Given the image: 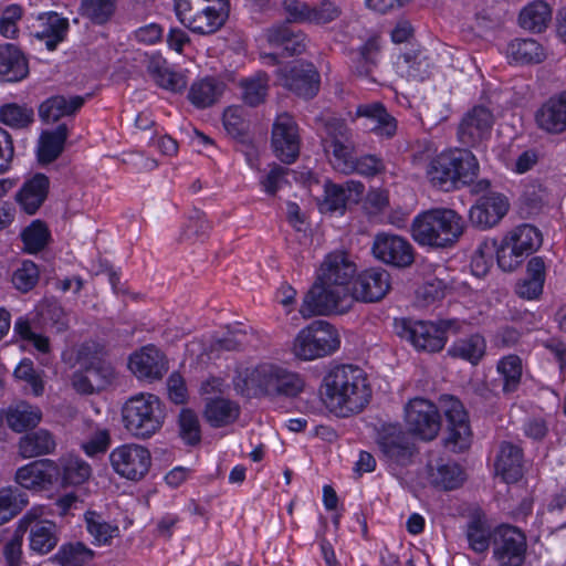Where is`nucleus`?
I'll list each match as a JSON object with an SVG mask.
<instances>
[{
	"instance_id": "1",
	"label": "nucleus",
	"mask_w": 566,
	"mask_h": 566,
	"mask_svg": "<svg viewBox=\"0 0 566 566\" xmlns=\"http://www.w3.org/2000/svg\"><path fill=\"white\" fill-rule=\"evenodd\" d=\"M356 265L347 254H328L321 265L317 281L307 291L300 306L303 318L344 313L350 307V289Z\"/></svg>"
},
{
	"instance_id": "2",
	"label": "nucleus",
	"mask_w": 566,
	"mask_h": 566,
	"mask_svg": "<svg viewBox=\"0 0 566 566\" xmlns=\"http://www.w3.org/2000/svg\"><path fill=\"white\" fill-rule=\"evenodd\" d=\"M321 397L332 413L345 418L363 411L369 402L371 389L361 368L340 365L325 376Z\"/></svg>"
},
{
	"instance_id": "3",
	"label": "nucleus",
	"mask_w": 566,
	"mask_h": 566,
	"mask_svg": "<svg viewBox=\"0 0 566 566\" xmlns=\"http://www.w3.org/2000/svg\"><path fill=\"white\" fill-rule=\"evenodd\" d=\"M463 218L452 209L434 208L415 217L411 224L413 240L420 245L447 248L453 245L464 231Z\"/></svg>"
},
{
	"instance_id": "4",
	"label": "nucleus",
	"mask_w": 566,
	"mask_h": 566,
	"mask_svg": "<svg viewBox=\"0 0 566 566\" xmlns=\"http://www.w3.org/2000/svg\"><path fill=\"white\" fill-rule=\"evenodd\" d=\"M479 174L476 157L467 149L442 151L429 164L430 182L444 191L470 185Z\"/></svg>"
},
{
	"instance_id": "5",
	"label": "nucleus",
	"mask_w": 566,
	"mask_h": 566,
	"mask_svg": "<svg viewBox=\"0 0 566 566\" xmlns=\"http://www.w3.org/2000/svg\"><path fill=\"white\" fill-rule=\"evenodd\" d=\"M244 387H240L247 396H286L295 397L303 391L305 382L303 378L283 367L262 364L249 370L243 379Z\"/></svg>"
},
{
	"instance_id": "6",
	"label": "nucleus",
	"mask_w": 566,
	"mask_h": 566,
	"mask_svg": "<svg viewBox=\"0 0 566 566\" xmlns=\"http://www.w3.org/2000/svg\"><path fill=\"white\" fill-rule=\"evenodd\" d=\"M123 422L134 437H151L164 423L160 400L151 394H139L129 398L123 407Z\"/></svg>"
},
{
	"instance_id": "7",
	"label": "nucleus",
	"mask_w": 566,
	"mask_h": 566,
	"mask_svg": "<svg viewBox=\"0 0 566 566\" xmlns=\"http://www.w3.org/2000/svg\"><path fill=\"white\" fill-rule=\"evenodd\" d=\"M543 242L541 231L532 224H520L503 238L497 250V264L511 272L518 268L525 256L535 252Z\"/></svg>"
},
{
	"instance_id": "8",
	"label": "nucleus",
	"mask_w": 566,
	"mask_h": 566,
	"mask_svg": "<svg viewBox=\"0 0 566 566\" xmlns=\"http://www.w3.org/2000/svg\"><path fill=\"white\" fill-rule=\"evenodd\" d=\"M339 344V336L329 323L315 321L298 332L293 352L303 360H313L333 354Z\"/></svg>"
},
{
	"instance_id": "9",
	"label": "nucleus",
	"mask_w": 566,
	"mask_h": 566,
	"mask_svg": "<svg viewBox=\"0 0 566 566\" xmlns=\"http://www.w3.org/2000/svg\"><path fill=\"white\" fill-rule=\"evenodd\" d=\"M381 457L391 470L402 469L412 463L416 446L399 423L384 424L377 434Z\"/></svg>"
},
{
	"instance_id": "10",
	"label": "nucleus",
	"mask_w": 566,
	"mask_h": 566,
	"mask_svg": "<svg viewBox=\"0 0 566 566\" xmlns=\"http://www.w3.org/2000/svg\"><path fill=\"white\" fill-rule=\"evenodd\" d=\"M526 548V536L516 526L503 524L495 528L493 558L499 566H522Z\"/></svg>"
},
{
	"instance_id": "11",
	"label": "nucleus",
	"mask_w": 566,
	"mask_h": 566,
	"mask_svg": "<svg viewBox=\"0 0 566 566\" xmlns=\"http://www.w3.org/2000/svg\"><path fill=\"white\" fill-rule=\"evenodd\" d=\"M405 421L411 433L426 441L433 440L441 428L437 406L423 398L411 399L406 405Z\"/></svg>"
},
{
	"instance_id": "12",
	"label": "nucleus",
	"mask_w": 566,
	"mask_h": 566,
	"mask_svg": "<svg viewBox=\"0 0 566 566\" xmlns=\"http://www.w3.org/2000/svg\"><path fill=\"white\" fill-rule=\"evenodd\" d=\"M109 461L117 474L132 481H138L149 471L151 455L147 448L127 443L115 448L109 454Z\"/></svg>"
},
{
	"instance_id": "13",
	"label": "nucleus",
	"mask_w": 566,
	"mask_h": 566,
	"mask_svg": "<svg viewBox=\"0 0 566 566\" xmlns=\"http://www.w3.org/2000/svg\"><path fill=\"white\" fill-rule=\"evenodd\" d=\"M440 406L448 421L447 447L455 452L468 449L471 443L472 432L468 412L462 402L453 396L446 395L440 398Z\"/></svg>"
},
{
	"instance_id": "14",
	"label": "nucleus",
	"mask_w": 566,
	"mask_h": 566,
	"mask_svg": "<svg viewBox=\"0 0 566 566\" xmlns=\"http://www.w3.org/2000/svg\"><path fill=\"white\" fill-rule=\"evenodd\" d=\"M371 250L377 260L395 268H408L415 261L412 244L398 234L388 232L376 234Z\"/></svg>"
},
{
	"instance_id": "15",
	"label": "nucleus",
	"mask_w": 566,
	"mask_h": 566,
	"mask_svg": "<svg viewBox=\"0 0 566 566\" xmlns=\"http://www.w3.org/2000/svg\"><path fill=\"white\" fill-rule=\"evenodd\" d=\"M272 147L276 157L285 164L293 163L298 156V128L293 117L287 113L277 115L273 124Z\"/></svg>"
},
{
	"instance_id": "16",
	"label": "nucleus",
	"mask_w": 566,
	"mask_h": 566,
	"mask_svg": "<svg viewBox=\"0 0 566 566\" xmlns=\"http://www.w3.org/2000/svg\"><path fill=\"white\" fill-rule=\"evenodd\" d=\"M494 124L493 113L485 106L468 111L458 127V138L465 146H476L488 139Z\"/></svg>"
},
{
	"instance_id": "17",
	"label": "nucleus",
	"mask_w": 566,
	"mask_h": 566,
	"mask_svg": "<svg viewBox=\"0 0 566 566\" xmlns=\"http://www.w3.org/2000/svg\"><path fill=\"white\" fill-rule=\"evenodd\" d=\"M328 139L325 140V151L332 154L329 158L333 167L343 174H353V143L350 130L343 123H335L327 127Z\"/></svg>"
},
{
	"instance_id": "18",
	"label": "nucleus",
	"mask_w": 566,
	"mask_h": 566,
	"mask_svg": "<svg viewBox=\"0 0 566 566\" xmlns=\"http://www.w3.org/2000/svg\"><path fill=\"white\" fill-rule=\"evenodd\" d=\"M390 275L381 268H371L358 274L350 289V304L354 300L374 303L382 300L390 290Z\"/></svg>"
},
{
	"instance_id": "19",
	"label": "nucleus",
	"mask_w": 566,
	"mask_h": 566,
	"mask_svg": "<svg viewBox=\"0 0 566 566\" xmlns=\"http://www.w3.org/2000/svg\"><path fill=\"white\" fill-rule=\"evenodd\" d=\"M399 335L416 349L430 353L441 350L447 342L441 329L430 322L402 321Z\"/></svg>"
},
{
	"instance_id": "20",
	"label": "nucleus",
	"mask_w": 566,
	"mask_h": 566,
	"mask_svg": "<svg viewBox=\"0 0 566 566\" xmlns=\"http://www.w3.org/2000/svg\"><path fill=\"white\" fill-rule=\"evenodd\" d=\"M509 208L510 202L503 193L486 191L471 207L469 218L472 224L481 229H489L504 218Z\"/></svg>"
},
{
	"instance_id": "21",
	"label": "nucleus",
	"mask_w": 566,
	"mask_h": 566,
	"mask_svg": "<svg viewBox=\"0 0 566 566\" xmlns=\"http://www.w3.org/2000/svg\"><path fill=\"white\" fill-rule=\"evenodd\" d=\"M282 73V84L304 98L314 97L319 90V74L312 63L296 61Z\"/></svg>"
},
{
	"instance_id": "22",
	"label": "nucleus",
	"mask_w": 566,
	"mask_h": 566,
	"mask_svg": "<svg viewBox=\"0 0 566 566\" xmlns=\"http://www.w3.org/2000/svg\"><path fill=\"white\" fill-rule=\"evenodd\" d=\"M15 481L28 490H43L60 481V471L53 460H36L20 468Z\"/></svg>"
},
{
	"instance_id": "23",
	"label": "nucleus",
	"mask_w": 566,
	"mask_h": 566,
	"mask_svg": "<svg viewBox=\"0 0 566 566\" xmlns=\"http://www.w3.org/2000/svg\"><path fill=\"white\" fill-rule=\"evenodd\" d=\"M128 366L137 378L148 381L160 379L168 369L165 355L154 345L144 346L134 353Z\"/></svg>"
},
{
	"instance_id": "24",
	"label": "nucleus",
	"mask_w": 566,
	"mask_h": 566,
	"mask_svg": "<svg viewBox=\"0 0 566 566\" xmlns=\"http://www.w3.org/2000/svg\"><path fill=\"white\" fill-rule=\"evenodd\" d=\"M228 14V0L209 1L199 11L191 14L185 27L193 33L211 34L224 24Z\"/></svg>"
},
{
	"instance_id": "25",
	"label": "nucleus",
	"mask_w": 566,
	"mask_h": 566,
	"mask_svg": "<svg viewBox=\"0 0 566 566\" xmlns=\"http://www.w3.org/2000/svg\"><path fill=\"white\" fill-rule=\"evenodd\" d=\"M537 126L549 134L566 130V90L551 96L535 113Z\"/></svg>"
},
{
	"instance_id": "26",
	"label": "nucleus",
	"mask_w": 566,
	"mask_h": 566,
	"mask_svg": "<svg viewBox=\"0 0 566 566\" xmlns=\"http://www.w3.org/2000/svg\"><path fill=\"white\" fill-rule=\"evenodd\" d=\"M397 65L402 76L421 82L430 77L436 63L431 52L426 49H415L401 54Z\"/></svg>"
},
{
	"instance_id": "27",
	"label": "nucleus",
	"mask_w": 566,
	"mask_h": 566,
	"mask_svg": "<svg viewBox=\"0 0 566 566\" xmlns=\"http://www.w3.org/2000/svg\"><path fill=\"white\" fill-rule=\"evenodd\" d=\"M49 186V178L42 174L27 180L15 195L20 208L28 214H34L46 199Z\"/></svg>"
},
{
	"instance_id": "28",
	"label": "nucleus",
	"mask_w": 566,
	"mask_h": 566,
	"mask_svg": "<svg viewBox=\"0 0 566 566\" xmlns=\"http://www.w3.org/2000/svg\"><path fill=\"white\" fill-rule=\"evenodd\" d=\"M364 185L349 180L345 184H327L325 186V206L329 211L343 212L347 206L357 203L363 193Z\"/></svg>"
},
{
	"instance_id": "29",
	"label": "nucleus",
	"mask_w": 566,
	"mask_h": 566,
	"mask_svg": "<svg viewBox=\"0 0 566 566\" xmlns=\"http://www.w3.org/2000/svg\"><path fill=\"white\" fill-rule=\"evenodd\" d=\"M496 475L506 483H514L523 475V453L518 446L503 442L495 460Z\"/></svg>"
},
{
	"instance_id": "30",
	"label": "nucleus",
	"mask_w": 566,
	"mask_h": 566,
	"mask_svg": "<svg viewBox=\"0 0 566 566\" xmlns=\"http://www.w3.org/2000/svg\"><path fill=\"white\" fill-rule=\"evenodd\" d=\"M356 115L366 118L369 123H366L365 127L379 136L390 138L396 134L397 120L380 103L359 105Z\"/></svg>"
},
{
	"instance_id": "31",
	"label": "nucleus",
	"mask_w": 566,
	"mask_h": 566,
	"mask_svg": "<svg viewBox=\"0 0 566 566\" xmlns=\"http://www.w3.org/2000/svg\"><path fill=\"white\" fill-rule=\"evenodd\" d=\"M29 73L23 53L13 44L0 45V81L18 82Z\"/></svg>"
},
{
	"instance_id": "32",
	"label": "nucleus",
	"mask_w": 566,
	"mask_h": 566,
	"mask_svg": "<svg viewBox=\"0 0 566 566\" xmlns=\"http://www.w3.org/2000/svg\"><path fill=\"white\" fill-rule=\"evenodd\" d=\"M40 30L34 35L44 41L48 50L53 51L63 42L69 32V20L56 12H48L39 17Z\"/></svg>"
},
{
	"instance_id": "33",
	"label": "nucleus",
	"mask_w": 566,
	"mask_h": 566,
	"mask_svg": "<svg viewBox=\"0 0 566 566\" xmlns=\"http://www.w3.org/2000/svg\"><path fill=\"white\" fill-rule=\"evenodd\" d=\"M505 55L511 64L524 65L543 62L546 51L534 39H514L507 44Z\"/></svg>"
},
{
	"instance_id": "34",
	"label": "nucleus",
	"mask_w": 566,
	"mask_h": 566,
	"mask_svg": "<svg viewBox=\"0 0 566 566\" xmlns=\"http://www.w3.org/2000/svg\"><path fill=\"white\" fill-rule=\"evenodd\" d=\"M56 448V441L53 434L39 429L22 436L18 443L19 454L23 459L35 458L52 453Z\"/></svg>"
},
{
	"instance_id": "35",
	"label": "nucleus",
	"mask_w": 566,
	"mask_h": 566,
	"mask_svg": "<svg viewBox=\"0 0 566 566\" xmlns=\"http://www.w3.org/2000/svg\"><path fill=\"white\" fill-rule=\"evenodd\" d=\"M84 104L81 96H53L44 101L39 108L40 117L46 123L57 122L61 117L70 116L78 111Z\"/></svg>"
},
{
	"instance_id": "36",
	"label": "nucleus",
	"mask_w": 566,
	"mask_h": 566,
	"mask_svg": "<svg viewBox=\"0 0 566 566\" xmlns=\"http://www.w3.org/2000/svg\"><path fill=\"white\" fill-rule=\"evenodd\" d=\"M269 43L282 49L290 55L301 54L306 49V36L301 31H293L289 27L277 25L266 31Z\"/></svg>"
},
{
	"instance_id": "37",
	"label": "nucleus",
	"mask_w": 566,
	"mask_h": 566,
	"mask_svg": "<svg viewBox=\"0 0 566 566\" xmlns=\"http://www.w3.org/2000/svg\"><path fill=\"white\" fill-rule=\"evenodd\" d=\"M55 462L60 471V481L65 485H80L92 474L91 465L75 454H65Z\"/></svg>"
},
{
	"instance_id": "38",
	"label": "nucleus",
	"mask_w": 566,
	"mask_h": 566,
	"mask_svg": "<svg viewBox=\"0 0 566 566\" xmlns=\"http://www.w3.org/2000/svg\"><path fill=\"white\" fill-rule=\"evenodd\" d=\"M42 514L41 507H32L19 521L13 537L4 544L3 556L8 566H19L22 556V538L29 526Z\"/></svg>"
},
{
	"instance_id": "39",
	"label": "nucleus",
	"mask_w": 566,
	"mask_h": 566,
	"mask_svg": "<svg viewBox=\"0 0 566 566\" xmlns=\"http://www.w3.org/2000/svg\"><path fill=\"white\" fill-rule=\"evenodd\" d=\"M69 136L66 124L59 125L54 130L43 132L38 145V159L41 164L54 161L63 151Z\"/></svg>"
},
{
	"instance_id": "40",
	"label": "nucleus",
	"mask_w": 566,
	"mask_h": 566,
	"mask_svg": "<svg viewBox=\"0 0 566 566\" xmlns=\"http://www.w3.org/2000/svg\"><path fill=\"white\" fill-rule=\"evenodd\" d=\"M223 90V82L214 77H205L191 84L188 98L196 107L206 108L220 98Z\"/></svg>"
},
{
	"instance_id": "41",
	"label": "nucleus",
	"mask_w": 566,
	"mask_h": 566,
	"mask_svg": "<svg viewBox=\"0 0 566 566\" xmlns=\"http://www.w3.org/2000/svg\"><path fill=\"white\" fill-rule=\"evenodd\" d=\"M486 350L485 339L480 334L458 338L448 348V355L478 365Z\"/></svg>"
},
{
	"instance_id": "42",
	"label": "nucleus",
	"mask_w": 566,
	"mask_h": 566,
	"mask_svg": "<svg viewBox=\"0 0 566 566\" xmlns=\"http://www.w3.org/2000/svg\"><path fill=\"white\" fill-rule=\"evenodd\" d=\"M43 513L31 523L30 548L39 554H48L57 544L55 524L41 520Z\"/></svg>"
},
{
	"instance_id": "43",
	"label": "nucleus",
	"mask_w": 566,
	"mask_h": 566,
	"mask_svg": "<svg viewBox=\"0 0 566 566\" xmlns=\"http://www.w3.org/2000/svg\"><path fill=\"white\" fill-rule=\"evenodd\" d=\"M239 413L238 403L224 398L210 399L205 409L207 421L217 428L235 421Z\"/></svg>"
},
{
	"instance_id": "44",
	"label": "nucleus",
	"mask_w": 566,
	"mask_h": 566,
	"mask_svg": "<svg viewBox=\"0 0 566 566\" xmlns=\"http://www.w3.org/2000/svg\"><path fill=\"white\" fill-rule=\"evenodd\" d=\"M8 426L15 432L35 427L41 420V411L27 402L10 406L6 412Z\"/></svg>"
},
{
	"instance_id": "45",
	"label": "nucleus",
	"mask_w": 566,
	"mask_h": 566,
	"mask_svg": "<svg viewBox=\"0 0 566 566\" xmlns=\"http://www.w3.org/2000/svg\"><path fill=\"white\" fill-rule=\"evenodd\" d=\"M551 15L548 4L542 0H535L521 11L518 21L523 29L541 32L546 28Z\"/></svg>"
},
{
	"instance_id": "46",
	"label": "nucleus",
	"mask_w": 566,
	"mask_h": 566,
	"mask_svg": "<svg viewBox=\"0 0 566 566\" xmlns=\"http://www.w3.org/2000/svg\"><path fill=\"white\" fill-rule=\"evenodd\" d=\"M430 481L443 490H453L462 484L464 474L457 463L440 462L430 469Z\"/></svg>"
},
{
	"instance_id": "47",
	"label": "nucleus",
	"mask_w": 566,
	"mask_h": 566,
	"mask_svg": "<svg viewBox=\"0 0 566 566\" xmlns=\"http://www.w3.org/2000/svg\"><path fill=\"white\" fill-rule=\"evenodd\" d=\"M27 504L28 496L18 486L0 489V525L10 521Z\"/></svg>"
},
{
	"instance_id": "48",
	"label": "nucleus",
	"mask_w": 566,
	"mask_h": 566,
	"mask_svg": "<svg viewBox=\"0 0 566 566\" xmlns=\"http://www.w3.org/2000/svg\"><path fill=\"white\" fill-rule=\"evenodd\" d=\"M497 373L503 381V391L514 392L522 378V360L517 355H507L499 360Z\"/></svg>"
},
{
	"instance_id": "49",
	"label": "nucleus",
	"mask_w": 566,
	"mask_h": 566,
	"mask_svg": "<svg viewBox=\"0 0 566 566\" xmlns=\"http://www.w3.org/2000/svg\"><path fill=\"white\" fill-rule=\"evenodd\" d=\"M95 391L103 390L115 379L114 367L101 357H93L88 363H83Z\"/></svg>"
},
{
	"instance_id": "50",
	"label": "nucleus",
	"mask_w": 566,
	"mask_h": 566,
	"mask_svg": "<svg viewBox=\"0 0 566 566\" xmlns=\"http://www.w3.org/2000/svg\"><path fill=\"white\" fill-rule=\"evenodd\" d=\"M85 523L87 532L94 538V542L99 545L109 543V541L119 533L116 525L106 522L104 517L96 512L85 513Z\"/></svg>"
},
{
	"instance_id": "51",
	"label": "nucleus",
	"mask_w": 566,
	"mask_h": 566,
	"mask_svg": "<svg viewBox=\"0 0 566 566\" xmlns=\"http://www.w3.org/2000/svg\"><path fill=\"white\" fill-rule=\"evenodd\" d=\"M379 49L375 41H367L353 59V70L359 76H369L378 63Z\"/></svg>"
},
{
	"instance_id": "52",
	"label": "nucleus",
	"mask_w": 566,
	"mask_h": 566,
	"mask_svg": "<svg viewBox=\"0 0 566 566\" xmlns=\"http://www.w3.org/2000/svg\"><path fill=\"white\" fill-rule=\"evenodd\" d=\"M33 109L15 103L0 107V122L12 128H25L33 122Z\"/></svg>"
},
{
	"instance_id": "53",
	"label": "nucleus",
	"mask_w": 566,
	"mask_h": 566,
	"mask_svg": "<svg viewBox=\"0 0 566 566\" xmlns=\"http://www.w3.org/2000/svg\"><path fill=\"white\" fill-rule=\"evenodd\" d=\"M92 557V551L82 543H69L62 545L53 558L61 566H82Z\"/></svg>"
},
{
	"instance_id": "54",
	"label": "nucleus",
	"mask_w": 566,
	"mask_h": 566,
	"mask_svg": "<svg viewBox=\"0 0 566 566\" xmlns=\"http://www.w3.org/2000/svg\"><path fill=\"white\" fill-rule=\"evenodd\" d=\"M243 99L250 106H256L264 102L268 94L269 77L265 73H258L255 76L241 82Z\"/></svg>"
},
{
	"instance_id": "55",
	"label": "nucleus",
	"mask_w": 566,
	"mask_h": 566,
	"mask_svg": "<svg viewBox=\"0 0 566 566\" xmlns=\"http://www.w3.org/2000/svg\"><path fill=\"white\" fill-rule=\"evenodd\" d=\"M25 250L29 253H36L44 249L50 239V231L44 222L34 220L21 233Z\"/></svg>"
},
{
	"instance_id": "56",
	"label": "nucleus",
	"mask_w": 566,
	"mask_h": 566,
	"mask_svg": "<svg viewBox=\"0 0 566 566\" xmlns=\"http://www.w3.org/2000/svg\"><path fill=\"white\" fill-rule=\"evenodd\" d=\"M39 277L38 265L30 260H25L14 270L11 281L17 290L27 293L38 284Z\"/></svg>"
},
{
	"instance_id": "57",
	"label": "nucleus",
	"mask_w": 566,
	"mask_h": 566,
	"mask_svg": "<svg viewBox=\"0 0 566 566\" xmlns=\"http://www.w3.org/2000/svg\"><path fill=\"white\" fill-rule=\"evenodd\" d=\"M465 535L467 541L469 543V547L473 552L482 554L489 549L490 531L481 520L474 518L470 521L467 527Z\"/></svg>"
},
{
	"instance_id": "58",
	"label": "nucleus",
	"mask_w": 566,
	"mask_h": 566,
	"mask_svg": "<svg viewBox=\"0 0 566 566\" xmlns=\"http://www.w3.org/2000/svg\"><path fill=\"white\" fill-rule=\"evenodd\" d=\"M115 0H83L82 13L96 24H103L109 20L114 12Z\"/></svg>"
},
{
	"instance_id": "59",
	"label": "nucleus",
	"mask_w": 566,
	"mask_h": 566,
	"mask_svg": "<svg viewBox=\"0 0 566 566\" xmlns=\"http://www.w3.org/2000/svg\"><path fill=\"white\" fill-rule=\"evenodd\" d=\"M210 230V224L206 220L205 214L200 211H195L188 219L180 239L182 241H202L207 238Z\"/></svg>"
},
{
	"instance_id": "60",
	"label": "nucleus",
	"mask_w": 566,
	"mask_h": 566,
	"mask_svg": "<svg viewBox=\"0 0 566 566\" xmlns=\"http://www.w3.org/2000/svg\"><path fill=\"white\" fill-rule=\"evenodd\" d=\"M179 428L182 440L188 444H197L201 438L200 424L197 415L190 409L181 410Z\"/></svg>"
},
{
	"instance_id": "61",
	"label": "nucleus",
	"mask_w": 566,
	"mask_h": 566,
	"mask_svg": "<svg viewBox=\"0 0 566 566\" xmlns=\"http://www.w3.org/2000/svg\"><path fill=\"white\" fill-rule=\"evenodd\" d=\"M339 14L340 10L335 3L324 0L316 6H308L306 23L325 24L337 19Z\"/></svg>"
},
{
	"instance_id": "62",
	"label": "nucleus",
	"mask_w": 566,
	"mask_h": 566,
	"mask_svg": "<svg viewBox=\"0 0 566 566\" xmlns=\"http://www.w3.org/2000/svg\"><path fill=\"white\" fill-rule=\"evenodd\" d=\"M353 172L365 177H375L386 170V165L381 157L377 155H364L353 160Z\"/></svg>"
},
{
	"instance_id": "63",
	"label": "nucleus",
	"mask_w": 566,
	"mask_h": 566,
	"mask_svg": "<svg viewBox=\"0 0 566 566\" xmlns=\"http://www.w3.org/2000/svg\"><path fill=\"white\" fill-rule=\"evenodd\" d=\"M23 10L20 6L7 7L0 15V33L4 38L14 39L18 35V22L22 18Z\"/></svg>"
},
{
	"instance_id": "64",
	"label": "nucleus",
	"mask_w": 566,
	"mask_h": 566,
	"mask_svg": "<svg viewBox=\"0 0 566 566\" xmlns=\"http://www.w3.org/2000/svg\"><path fill=\"white\" fill-rule=\"evenodd\" d=\"M547 521L555 524L557 528L566 526V495L559 494L552 499L548 504Z\"/></svg>"
}]
</instances>
